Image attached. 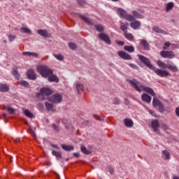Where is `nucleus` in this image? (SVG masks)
Masks as SVG:
<instances>
[{
  "label": "nucleus",
  "instance_id": "1",
  "mask_svg": "<svg viewBox=\"0 0 179 179\" xmlns=\"http://www.w3.org/2000/svg\"><path fill=\"white\" fill-rule=\"evenodd\" d=\"M138 59H140V61L143 62V64H145L146 66L150 68V69H152V71H154L155 73H156V75H157L158 76H160L161 78H167V76L170 75V73L167 71V70L157 69L153 65H152V64H150V60H149V59H148L146 57L143 55H139Z\"/></svg>",
  "mask_w": 179,
  "mask_h": 179
},
{
  "label": "nucleus",
  "instance_id": "2",
  "mask_svg": "<svg viewBox=\"0 0 179 179\" xmlns=\"http://www.w3.org/2000/svg\"><path fill=\"white\" fill-rule=\"evenodd\" d=\"M38 72L43 76V78H48L49 82H55L58 83L59 82V79L55 75H52V70L48 68L47 66H39L36 68Z\"/></svg>",
  "mask_w": 179,
  "mask_h": 179
},
{
  "label": "nucleus",
  "instance_id": "3",
  "mask_svg": "<svg viewBox=\"0 0 179 179\" xmlns=\"http://www.w3.org/2000/svg\"><path fill=\"white\" fill-rule=\"evenodd\" d=\"M127 82L135 89V90H136V92H141L143 90L144 92H146V93H149L151 96H156L152 88L142 85V83L136 80H129Z\"/></svg>",
  "mask_w": 179,
  "mask_h": 179
},
{
  "label": "nucleus",
  "instance_id": "4",
  "mask_svg": "<svg viewBox=\"0 0 179 179\" xmlns=\"http://www.w3.org/2000/svg\"><path fill=\"white\" fill-rule=\"evenodd\" d=\"M51 94H52V90L48 87H43L41 90L38 97L39 99H41V100H45V99L48 100V97H51L50 96Z\"/></svg>",
  "mask_w": 179,
  "mask_h": 179
},
{
  "label": "nucleus",
  "instance_id": "5",
  "mask_svg": "<svg viewBox=\"0 0 179 179\" xmlns=\"http://www.w3.org/2000/svg\"><path fill=\"white\" fill-rule=\"evenodd\" d=\"M117 13L121 17L126 19V20H128V22H134L135 20V17L131 15H128L127 11H125L124 9L118 8Z\"/></svg>",
  "mask_w": 179,
  "mask_h": 179
},
{
  "label": "nucleus",
  "instance_id": "6",
  "mask_svg": "<svg viewBox=\"0 0 179 179\" xmlns=\"http://www.w3.org/2000/svg\"><path fill=\"white\" fill-rule=\"evenodd\" d=\"M48 100L52 103H61V101H62V95L55 94L50 97H48Z\"/></svg>",
  "mask_w": 179,
  "mask_h": 179
},
{
  "label": "nucleus",
  "instance_id": "7",
  "mask_svg": "<svg viewBox=\"0 0 179 179\" xmlns=\"http://www.w3.org/2000/svg\"><path fill=\"white\" fill-rule=\"evenodd\" d=\"M160 55L162 56L163 58H168L169 59H173V58L176 57L173 51L162 50L160 52Z\"/></svg>",
  "mask_w": 179,
  "mask_h": 179
},
{
  "label": "nucleus",
  "instance_id": "8",
  "mask_svg": "<svg viewBox=\"0 0 179 179\" xmlns=\"http://www.w3.org/2000/svg\"><path fill=\"white\" fill-rule=\"evenodd\" d=\"M99 38L102 41H104L105 43H106V44H108V45L111 44V40H110V37H108V35L103 33H101L99 35Z\"/></svg>",
  "mask_w": 179,
  "mask_h": 179
},
{
  "label": "nucleus",
  "instance_id": "9",
  "mask_svg": "<svg viewBox=\"0 0 179 179\" xmlns=\"http://www.w3.org/2000/svg\"><path fill=\"white\" fill-rule=\"evenodd\" d=\"M117 54L120 58H122V59H127V60H131L132 59V57L129 54L124 52V51H118Z\"/></svg>",
  "mask_w": 179,
  "mask_h": 179
},
{
  "label": "nucleus",
  "instance_id": "10",
  "mask_svg": "<svg viewBox=\"0 0 179 179\" xmlns=\"http://www.w3.org/2000/svg\"><path fill=\"white\" fill-rule=\"evenodd\" d=\"M27 76L29 79H31V80H36V73H34V71L29 69L28 70L27 73Z\"/></svg>",
  "mask_w": 179,
  "mask_h": 179
},
{
  "label": "nucleus",
  "instance_id": "11",
  "mask_svg": "<svg viewBox=\"0 0 179 179\" xmlns=\"http://www.w3.org/2000/svg\"><path fill=\"white\" fill-rule=\"evenodd\" d=\"M124 123L127 128H132L134 127V121L129 118H125L124 120Z\"/></svg>",
  "mask_w": 179,
  "mask_h": 179
},
{
  "label": "nucleus",
  "instance_id": "12",
  "mask_svg": "<svg viewBox=\"0 0 179 179\" xmlns=\"http://www.w3.org/2000/svg\"><path fill=\"white\" fill-rule=\"evenodd\" d=\"M130 26L131 29L134 30H138L139 27H141V22L139 21H134L130 23Z\"/></svg>",
  "mask_w": 179,
  "mask_h": 179
},
{
  "label": "nucleus",
  "instance_id": "13",
  "mask_svg": "<svg viewBox=\"0 0 179 179\" xmlns=\"http://www.w3.org/2000/svg\"><path fill=\"white\" fill-rule=\"evenodd\" d=\"M141 97L143 101H145V103H150V101H152V97L148 94H143Z\"/></svg>",
  "mask_w": 179,
  "mask_h": 179
},
{
  "label": "nucleus",
  "instance_id": "14",
  "mask_svg": "<svg viewBox=\"0 0 179 179\" xmlns=\"http://www.w3.org/2000/svg\"><path fill=\"white\" fill-rule=\"evenodd\" d=\"M0 92H9V85H6V84H0Z\"/></svg>",
  "mask_w": 179,
  "mask_h": 179
},
{
  "label": "nucleus",
  "instance_id": "15",
  "mask_svg": "<svg viewBox=\"0 0 179 179\" xmlns=\"http://www.w3.org/2000/svg\"><path fill=\"white\" fill-rule=\"evenodd\" d=\"M159 127H160V124L159 123V121H157V120L152 122V128L153 131H155V132L157 131V128H159Z\"/></svg>",
  "mask_w": 179,
  "mask_h": 179
},
{
  "label": "nucleus",
  "instance_id": "16",
  "mask_svg": "<svg viewBox=\"0 0 179 179\" xmlns=\"http://www.w3.org/2000/svg\"><path fill=\"white\" fill-rule=\"evenodd\" d=\"M37 33L39 36H42V37H48V31L45 29H38Z\"/></svg>",
  "mask_w": 179,
  "mask_h": 179
},
{
  "label": "nucleus",
  "instance_id": "17",
  "mask_svg": "<svg viewBox=\"0 0 179 179\" xmlns=\"http://www.w3.org/2000/svg\"><path fill=\"white\" fill-rule=\"evenodd\" d=\"M85 85L80 83H76V90L78 94H80V92L83 90Z\"/></svg>",
  "mask_w": 179,
  "mask_h": 179
},
{
  "label": "nucleus",
  "instance_id": "18",
  "mask_svg": "<svg viewBox=\"0 0 179 179\" xmlns=\"http://www.w3.org/2000/svg\"><path fill=\"white\" fill-rule=\"evenodd\" d=\"M22 111L23 114H24L28 118H34V115H33L29 109H24Z\"/></svg>",
  "mask_w": 179,
  "mask_h": 179
},
{
  "label": "nucleus",
  "instance_id": "19",
  "mask_svg": "<svg viewBox=\"0 0 179 179\" xmlns=\"http://www.w3.org/2000/svg\"><path fill=\"white\" fill-rule=\"evenodd\" d=\"M81 19L84 20V22L89 24L90 26H93L94 24L87 17H85L84 15H80Z\"/></svg>",
  "mask_w": 179,
  "mask_h": 179
},
{
  "label": "nucleus",
  "instance_id": "20",
  "mask_svg": "<svg viewBox=\"0 0 179 179\" xmlns=\"http://www.w3.org/2000/svg\"><path fill=\"white\" fill-rule=\"evenodd\" d=\"M141 45H143L144 49L146 50L147 51H148V50H150L149 43H148V41H146V40L142 39L141 41Z\"/></svg>",
  "mask_w": 179,
  "mask_h": 179
},
{
  "label": "nucleus",
  "instance_id": "21",
  "mask_svg": "<svg viewBox=\"0 0 179 179\" xmlns=\"http://www.w3.org/2000/svg\"><path fill=\"white\" fill-rule=\"evenodd\" d=\"M124 34L125 38H127L129 41H134V35H132L131 34L127 33V31H124Z\"/></svg>",
  "mask_w": 179,
  "mask_h": 179
},
{
  "label": "nucleus",
  "instance_id": "22",
  "mask_svg": "<svg viewBox=\"0 0 179 179\" xmlns=\"http://www.w3.org/2000/svg\"><path fill=\"white\" fill-rule=\"evenodd\" d=\"M62 149H64V150H66L67 152H71V150H73L74 148L72 145H62Z\"/></svg>",
  "mask_w": 179,
  "mask_h": 179
},
{
  "label": "nucleus",
  "instance_id": "23",
  "mask_svg": "<svg viewBox=\"0 0 179 179\" xmlns=\"http://www.w3.org/2000/svg\"><path fill=\"white\" fill-rule=\"evenodd\" d=\"M13 75L15 76V79L19 80V78H20V74L17 72V68H13Z\"/></svg>",
  "mask_w": 179,
  "mask_h": 179
},
{
  "label": "nucleus",
  "instance_id": "24",
  "mask_svg": "<svg viewBox=\"0 0 179 179\" xmlns=\"http://www.w3.org/2000/svg\"><path fill=\"white\" fill-rule=\"evenodd\" d=\"M124 50H125V51H127L128 52H134L135 51V48H134V46L132 45H125L124 47Z\"/></svg>",
  "mask_w": 179,
  "mask_h": 179
},
{
  "label": "nucleus",
  "instance_id": "25",
  "mask_svg": "<svg viewBox=\"0 0 179 179\" xmlns=\"http://www.w3.org/2000/svg\"><path fill=\"white\" fill-rule=\"evenodd\" d=\"M157 64L159 68H162V69H166L167 68V64H166L164 62H162V60H158L157 62Z\"/></svg>",
  "mask_w": 179,
  "mask_h": 179
},
{
  "label": "nucleus",
  "instance_id": "26",
  "mask_svg": "<svg viewBox=\"0 0 179 179\" xmlns=\"http://www.w3.org/2000/svg\"><path fill=\"white\" fill-rule=\"evenodd\" d=\"M168 69H170V71H172V72H178V68H177V66H173L170 64H167Z\"/></svg>",
  "mask_w": 179,
  "mask_h": 179
},
{
  "label": "nucleus",
  "instance_id": "27",
  "mask_svg": "<svg viewBox=\"0 0 179 179\" xmlns=\"http://www.w3.org/2000/svg\"><path fill=\"white\" fill-rule=\"evenodd\" d=\"M120 29L121 30L125 33L127 31V29H128V23H124V22H120Z\"/></svg>",
  "mask_w": 179,
  "mask_h": 179
},
{
  "label": "nucleus",
  "instance_id": "28",
  "mask_svg": "<svg viewBox=\"0 0 179 179\" xmlns=\"http://www.w3.org/2000/svg\"><path fill=\"white\" fill-rule=\"evenodd\" d=\"M152 104L154 107H157L158 106L162 104V102H160V101L157 99V98L154 97L152 100Z\"/></svg>",
  "mask_w": 179,
  "mask_h": 179
},
{
  "label": "nucleus",
  "instance_id": "29",
  "mask_svg": "<svg viewBox=\"0 0 179 179\" xmlns=\"http://www.w3.org/2000/svg\"><path fill=\"white\" fill-rule=\"evenodd\" d=\"M162 156L165 157L166 160H170V152L167 150L162 151Z\"/></svg>",
  "mask_w": 179,
  "mask_h": 179
},
{
  "label": "nucleus",
  "instance_id": "30",
  "mask_svg": "<svg viewBox=\"0 0 179 179\" xmlns=\"http://www.w3.org/2000/svg\"><path fill=\"white\" fill-rule=\"evenodd\" d=\"M132 15L134 16V17H136L137 19H143V16H142V15H141L136 10H134L132 12Z\"/></svg>",
  "mask_w": 179,
  "mask_h": 179
},
{
  "label": "nucleus",
  "instance_id": "31",
  "mask_svg": "<svg viewBox=\"0 0 179 179\" xmlns=\"http://www.w3.org/2000/svg\"><path fill=\"white\" fill-rule=\"evenodd\" d=\"M174 8V3L169 2L166 5V12H169V10H171Z\"/></svg>",
  "mask_w": 179,
  "mask_h": 179
},
{
  "label": "nucleus",
  "instance_id": "32",
  "mask_svg": "<svg viewBox=\"0 0 179 179\" xmlns=\"http://www.w3.org/2000/svg\"><path fill=\"white\" fill-rule=\"evenodd\" d=\"M20 31H22V33H26L27 34H30L31 33L30 29L27 27H22L20 29Z\"/></svg>",
  "mask_w": 179,
  "mask_h": 179
},
{
  "label": "nucleus",
  "instance_id": "33",
  "mask_svg": "<svg viewBox=\"0 0 179 179\" xmlns=\"http://www.w3.org/2000/svg\"><path fill=\"white\" fill-rule=\"evenodd\" d=\"M95 29L97 31H104V27L100 24H96Z\"/></svg>",
  "mask_w": 179,
  "mask_h": 179
},
{
  "label": "nucleus",
  "instance_id": "34",
  "mask_svg": "<svg viewBox=\"0 0 179 179\" xmlns=\"http://www.w3.org/2000/svg\"><path fill=\"white\" fill-rule=\"evenodd\" d=\"M81 152H83V153H84V155H90L91 152L87 150V149L86 148V147L82 145L81 148Z\"/></svg>",
  "mask_w": 179,
  "mask_h": 179
},
{
  "label": "nucleus",
  "instance_id": "35",
  "mask_svg": "<svg viewBox=\"0 0 179 179\" xmlns=\"http://www.w3.org/2000/svg\"><path fill=\"white\" fill-rule=\"evenodd\" d=\"M19 84L21 85V86H24V87H29L30 86L29 83L24 80L20 81Z\"/></svg>",
  "mask_w": 179,
  "mask_h": 179
},
{
  "label": "nucleus",
  "instance_id": "36",
  "mask_svg": "<svg viewBox=\"0 0 179 179\" xmlns=\"http://www.w3.org/2000/svg\"><path fill=\"white\" fill-rule=\"evenodd\" d=\"M53 57H55V58L56 59H58V61H64V56H62V55H53Z\"/></svg>",
  "mask_w": 179,
  "mask_h": 179
},
{
  "label": "nucleus",
  "instance_id": "37",
  "mask_svg": "<svg viewBox=\"0 0 179 179\" xmlns=\"http://www.w3.org/2000/svg\"><path fill=\"white\" fill-rule=\"evenodd\" d=\"M52 154L53 155V156H55V157H57V159H61V153L59 152H57L53 150L52 152Z\"/></svg>",
  "mask_w": 179,
  "mask_h": 179
},
{
  "label": "nucleus",
  "instance_id": "38",
  "mask_svg": "<svg viewBox=\"0 0 179 179\" xmlns=\"http://www.w3.org/2000/svg\"><path fill=\"white\" fill-rule=\"evenodd\" d=\"M152 30H154L155 31V33H164L163 30H162V29H160L159 27H154L152 28Z\"/></svg>",
  "mask_w": 179,
  "mask_h": 179
},
{
  "label": "nucleus",
  "instance_id": "39",
  "mask_svg": "<svg viewBox=\"0 0 179 179\" xmlns=\"http://www.w3.org/2000/svg\"><path fill=\"white\" fill-rule=\"evenodd\" d=\"M45 107L46 110H52L54 105L52 103L45 102Z\"/></svg>",
  "mask_w": 179,
  "mask_h": 179
},
{
  "label": "nucleus",
  "instance_id": "40",
  "mask_svg": "<svg viewBox=\"0 0 179 179\" xmlns=\"http://www.w3.org/2000/svg\"><path fill=\"white\" fill-rule=\"evenodd\" d=\"M6 110H7L10 114H13V113H15V110L10 106H6Z\"/></svg>",
  "mask_w": 179,
  "mask_h": 179
},
{
  "label": "nucleus",
  "instance_id": "41",
  "mask_svg": "<svg viewBox=\"0 0 179 179\" xmlns=\"http://www.w3.org/2000/svg\"><path fill=\"white\" fill-rule=\"evenodd\" d=\"M69 47L71 48V50H76V45L73 43H69Z\"/></svg>",
  "mask_w": 179,
  "mask_h": 179
},
{
  "label": "nucleus",
  "instance_id": "42",
  "mask_svg": "<svg viewBox=\"0 0 179 179\" xmlns=\"http://www.w3.org/2000/svg\"><path fill=\"white\" fill-rule=\"evenodd\" d=\"M161 128H162V129H164V131H167V130H169V125H167L164 123H162V124H161Z\"/></svg>",
  "mask_w": 179,
  "mask_h": 179
},
{
  "label": "nucleus",
  "instance_id": "43",
  "mask_svg": "<svg viewBox=\"0 0 179 179\" xmlns=\"http://www.w3.org/2000/svg\"><path fill=\"white\" fill-rule=\"evenodd\" d=\"M158 107L159 113H163V111H164V106L163 105V103L158 105Z\"/></svg>",
  "mask_w": 179,
  "mask_h": 179
},
{
  "label": "nucleus",
  "instance_id": "44",
  "mask_svg": "<svg viewBox=\"0 0 179 179\" xmlns=\"http://www.w3.org/2000/svg\"><path fill=\"white\" fill-rule=\"evenodd\" d=\"M15 38H16V36L15 35H12V34L8 35L9 41H13Z\"/></svg>",
  "mask_w": 179,
  "mask_h": 179
},
{
  "label": "nucleus",
  "instance_id": "45",
  "mask_svg": "<svg viewBox=\"0 0 179 179\" xmlns=\"http://www.w3.org/2000/svg\"><path fill=\"white\" fill-rule=\"evenodd\" d=\"M171 45L169 42H166L164 43V46L163 47V50H167L168 47Z\"/></svg>",
  "mask_w": 179,
  "mask_h": 179
},
{
  "label": "nucleus",
  "instance_id": "46",
  "mask_svg": "<svg viewBox=\"0 0 179 179\" xmlns=\"http://www.w3.org/2000/svg\"><path fill=\"white\" fill-rule=\"evenodd\" d=\"M78 5H80V6H83V5L85 3V0H78Z\"/></svg>",
  "mask_w": 179,
  "mask_h": 179
},
{
  "label": "nucleus",
  "instance_id": "47",
  "mask_svg": "<svg viewBox=\"0 0 179 179\" xmlns=\"http://www.w3.org/2000/svg\"><path fill=\"white\" fill-rule=\"evenodd\" d=\"M31 57H34V58H38V55L36 52H31Z\"/></svg>",
  "mask_w": 179,
  "mask_h": 179
},
{
  "label": "nucleus",
  "instance_id": "48",
  "mask_svg": "<svg viewBox=\"0 0 179 179\" xmlns=\"http://www.w3.org/2000/svg\"><path fill=\"white\" fill-rule=\"evenodd\" d=\"M38 108L39 110H44V105H43L42 103H38Z\"/></svg>",
  "mask_w": 179,
  "mask_h": 179
},
{
  "label": "nucleus",
  "instance_id": "49",
  "mask_svg": "<svg viewBox=\"0 0 179 179\" xmlns=\"http://www.w3.org/2000/svg\"><path fill=\"white\" fill-rule=\"evenodd\" d=\"M116 43L118 45H124V44H125V42L122 41H117Z\"/></svg>",
  "mask_w": 179,
  "mask_h": 179
},
{
  "label": "nucleus",
  "instance_id": "50",
  "mask_svg": "<svg viewBox=\"0 0 179 179\" xmlns=\"http://www.w3.org/2000/svg\"><path fill=\"white\" fill-rule=\"evenodd\" d=\"M23 55H27V57H31V52H23Z\"/></svg>",
  "mask_w": 179,
  "mask_h": 179
},
{
  "label": "nucleus",
  "instance_id": "51",
  "mask_svg": "<svg viewBox=\"0 0 179 179\" xmlns=\"http://www.w3.org/2000/svg\"><path fill=\"white\" fill-rule=\"evenodd\" d=\"M131 68H134V69H138V66L134 64H129Z\"/></svg>",
  "mask_w": 179,
  "mask_h": 179
},
{
  "label": "nucleus",
  "instance_id": "52",
  "mask_svg": "<svg viewBox=\"0 0 179 179\" xmlns=\"http://www.w3.org/2000/svg\"><path fill=\"white\" fill-rule=\"evenodd\" d=\"M52 127L55 131H59V128L58 127V126L55 125V124H53Z\"/></svg>",
  "mask_w": 179,
  "mask_h": 179
},
{
  "label": "nucleus",
  "instance_id": "53",
  "mask_svg": "<svg viewBox=\"0 0 179 179\" xmlns=\"http://www.w3.org/2000/svg\"><path fill=\"white\" fill-rule=\"evenodd\" d=\"M113 104H120V100L118 99H115L113 100Z\"/></svg>",
  "mask_w": 179,
  "mask_h": 179
},
{
  "label": "nucleus",
  "instance_id": "54",
  "mask_svg": "<svg viewBox=\"0 0 179 179\" xmlns=\"http://www.w3.org/2000/svg\"><path fill=\"white\" fill-rule=\"evenodd\" d=\"M29 131H30L31 135H32V136H34V138H36V134L34 133L33 129H30Z\"/></svg>",
  "mask_w": 179,
  "mask_h": 179
},
{
  "label": "nucleus",
  "instance_id": "55",
  "mask_svg": "<svg viewBox=\"0 0 179 179\" xmlns=\"http://www.w3.org/2000/svg\"><path fill=\"white\" fill-rule=\"evenodd\" d=\"M73 156H75V157H79V153L75 152L73 153Z\"/></svg>",
  "mask_w": 179,
  "mask_h": 179
},
{
  "label": "nucleus",
  "instance_id": "56",
  "mask_svg": "<svg viewBox=\"0 0 179 179\" xmlns=\"http://www.w3.org/2000/svg\"><path fill=\"white\" fill-rule=\"evenodd\" d=\"M15 142H19L20 141V138H17L14 139Z\"/></svg>",
  "mask_w": 179,
  "mask_h": 179
},
{
  "label": "nucleus",
  "instance_id": "57",
  "mask_svg": "<svg viewBox=\"0 0 179 179\" xmlns=\"http://www.w3.org/2000/svg\"><path fill=\"white\" fill-rule=\"evenodd\" d=\"M52 148H55V149H58V145H52Z\"/></svg>",
  "mask_w": 179,
  "mask_h": 179
},
{
  "label": "nucleus",
  "instance_id": "58",
  "mask_svg": "<svg viewBox=\"0 0 179 179\" xmlns=\"http://www.w3.org/2000/svg\"><path fill=\"white\" fill-rule=\"evenodd\" d=\"M109 170H110V174H113V173H114V171L113 169H109Z\"/></svg>",
  "mask_w": 179,
  "mask_h": 179
},
{
  "label": "nucleus",
  "instance_id": "59",
  "mask_svg": "<svg viewBox=\"0 0 179 179\" xmlns=\"http://www.w3.org/2000/svg\"><path fill=\"white\" fill-rule=\"evenodd\" d=\"M3 117H4V118H6V113H3Z\"/></svg>",
  "mask_w": 179,
  "mask_h": 179
},
{
  "label": "nucleus",
  "instance_id": "60",
  "mask_svg": "<svg viewBox=\"0 0 179 179\" xmlns=\"http://www.w3.org/2000/svg\"><path fill=\"white\" fill-rule=\"evenodd\" d=\"M173 179H179V178L177 176H174Z\"/></svg>",
  "mask_w": 179,
  "mask_h": 179
}]
</instances>
